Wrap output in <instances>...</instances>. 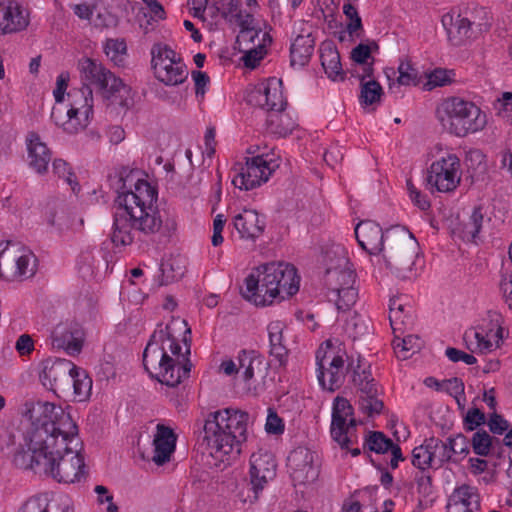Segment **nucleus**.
Masks as SVG:
<instances>
[{"instance_id":"1","label":"nucleus","mask_w":512,"mask_h":512,"mask_svg":"<svg viewBox=\"0 0 512 512\" xmlns=\"http://www.w3.org/2000/svg\"><path fill=\"white\" fill-rule=\"evenodd\" d=\"M26 407L31 423L14 454V466L51 476L59 483L85 479L87 471L80 453L78 426L71 415L50 402L26 403Z\"/></svg>"},{"instance_id":"2","label":"nucleus","mask_w":512,"mask_h":512,"mask_svg":"<svg viewBox=\"0 0 512 512\" xmlns=\"http://www.w3.org/2000/svg\"><path fill=\"white\" fill-rule=\"evenodd\" d=\"M115 202L118 211L114 215L111 241L118 246H128L143 237L158 233L163 220L157 206L158 192L146 180L133 172L121 174Z\"/></svg>"},{"instance_id":"3","label":"nucleus","mask_w":512,"mask_h":512,"mask_svg":"<svg viewBox=\"0 0 512 512\" xmlns=\"http://www.w3.org/2000/svg\"><path fill=\"white\" fill-rule=\"evenodd\" d=\"M158 327L144 349L143 365L152 378L161 384L176 387L190 376V344L184 338L186 350L181 352L182 347L170 326Z\"/></svg>"},{"instance_id":"4","label":"nucleus","mask_w":512,"mask_h":512,"mask_svg":"<svg viewBox=\"0 0 512 512\" xmlns=\"http://www.w3.org/2000/svg\"><path fill=\"white\" fill-rule=\"evenodd\" d=\"M300 277L289 263L272 262L257 268L245 279L242 296L256 306L271 305L275 299L284 300L299 290Z\"/></svg>"},{"instance_id":"5","label":"nucleus","mask_w":512,"mask_h":512,"mask_svg":"<svg viewBox=\"0 0 512 512\" xmlns=\"http://www.w3.org/2000/svg\"><path fill=\"white\" fill-rule=\"evenodd\" d=\"M249 414L235 408H225L208 415L203 426V441L210 454H239L241 444L247 439Z\"/></svg>"},{"instance_id":"6","label":"nucleus","mask_w":512,"mask_h":512,"mask_svg":"<svg viewBox=\"0 0 512 512\" xmlns=\"http://www.w3.org/2000/svg\"><path fill=\"white\" fill-rule=\"evenodd\" d=\"M418 250V242L407 229L399 225L387 229L386 246L381 254L386 267L396 277L402 280L416 277Z\"/></svg>"},{"instance_id":"7","label":"nucleus","mask_w":512,"mask_h":512,"mask_svg":"<svg viewBox=\"0 0 512 512\" xmlns=\"http://www.w3.org/2000/svg\"><path fill=\"white\" fill-rule=\"evenodd\" d=\"M436 116L444 129L458 137L476 133L487 124L486 114L477 105L459 97L444 100Z\"/></svg>"},{"instance_id":"8","label":"nucleus","mask_w":512,"mask_h":512,"mask_svg":"<svg viewBox=\"0 0 512 512\" xmlns=\"http://www.w3.org/2000/svg\"><path fill=\"white\" fill-rule=\"evenodd\" d=\"M67 96L68 104L63 101L53 106L51 119L64 132L76 134L88 126L93 114L92 89L83 84L80 89H72Z\"/></svg>"},{"instance_id":"9","label":"nucleus","mask_w":512,"mask_h":512,"mask_svg":"<svg viewBox=\"0 0 512 512\" xmlns=\"http://www.w3.org/2000/svg\"><path fill=\"white\" fill-rule=\"evenodd\" d=\"M36 259L20 243H0V277L8 281L30 278L35 274Z\"/></svg>"},{"instance_id":"10","label":"nucleus","mask_w":512,"mask_h":512,"mask_svg":"<svg viewBox=\"0 0 512 512\" xmlns=\"http://www.w3.org/2000/svg\"><path fill=\"white\" fill-rule=\"evenodd\" d=\"M152 68L155 77L165 85L182 84L188 77L187 66L177 58L176 52L167 45L154 44L151 49Z\"/></svg>"},{"instance_id":"11","label":"nucleus","mask_w":512,"mask_h":512,"mask_svg":"<svg viewBox=\"0 0 512 512\" xmlns=\"http://www.w3.org/2000/svg\"><path fill=\"white\" fill-rule=\"evenodd\" d=\"M78 69L84 84L94 85L103 94L105 98H111L119 94L128 93L129 88L123 81L116 77L110 70L106 69L102 63L92 58H82L78 62Z\"/></svg>"},{"instance_id":"12","label":"nucleus","mask_w":512,"mask_h":512,"mask_svg":"<svg viewBox=\"0 0 512 512\" xmlns=\"http://www.w3.org/2000/svg\"><path fill=\"white\" fill-rule=\"evenodd\" d=\"M279 167L274 154H261L246 158V163L233 177L232 183L241 190H251L266 182Z\"/></svg>"},{"instance_id":"13","label":"nucleus","mask_w":512,"mask_h":512,"mask_svg":"<svg viewBox=\"0 0 512 512\" xmlns=\"http://www.w3.org/2000/svg\"><path fill=\"white\" fill-rule=\"evenodd\" d=\"M353 412L354 409L346 398L337 396L334 399L330 433L332 439L341 448H348L349 444L358 442L355 433L357 422L353 417Z\"/></svg>"},{"instance_id":"14","label":"nucleus","mask_w":512,"mask_h":512,"mask_svg":"<svg viewBox=\"0 0 512 512\" xmlns=\"http://www.w3.org/2000/svg\"><path fill=\"white\" fill-rule=\"evenodd\" d=\"M460 179V160L455 154H447L434 161L428 170V184L440 192L453 191Z\"/></svg>"},{"instance_id":"15","label":"nucleus","mask_w":512,"mask_h":512,"mask_svg":"<svg viewBox=\"0 0 512 512\" xmlns=\"http://www.w3.org/2000/svg\"><path fill=\"white\" fill-rule=\"evenodd\" d=\"M328 282L339 311L349 310L357 301L358 291L354 287L356 275L351 269H328Z\"/></svg>"},{"instance_id":"16","label":"nucleus","mask_w":512,"mask_h":512,"mask_svg":"<svg viewBox=\"0 0 512 512\" xmlns=\"http://www.w3.org/2000/svg\"><path fill=\"white\" fill-rule=\"evenodd\" d=\"M72 371H75V364L70 360L48 358L41 363L39 379L55 394L64 393L70 388Z\"/></svg>"},{"instance_id":"17","label":"nucleus","mask_w":512,"mask_h":512,"mask_svg":"<svg viewBox=\"0 0 512 512\" xmlns=\"http://www.w3.org/2000/svg\"><path fill=\"white\" fill-rule=\"evenodd\" d=\"M361 368L360 359L353 370V383L358 386L360 391L359 409L369 417L378 415L384 408V403L378 398L379 391L374 378L371 376L370 370Z\"/></svg>"},{"instance_id":"18","label":"nucleus","mask_w":512,"mask_h":512,"mask_svg":"<svg viewBox=\"0 0 512 512\" xmlns=\"http://www.w3.org/2000/svg\"><path fill=\"white\" fill-rule=\"evenodd\" d=\"M276 475V463L272 454L266 451H258L250 457V484L254 492V500H257L259 493L265 485Z\"/></svg>"},{"instance_id":"19","label":"nucleus","mask_w":512,"mask_h":512,"mask_svg":"<svg viewBox=\"0 0 512 512\" xmlns=\"http://www.w3.org/2000/svg\"><path fill=\"white\" fill-rule=\"evenodd\" d=\"M84 342V331L77 322L58 324L51 333L53 348L63 349L69 355H77L81 352Z\"/></svg>"},{"instance_id":"20","label":"nucleus","mask_w":512,"mask_h":512,"mask_svg":"<svg viewBox=\"0 0 512 512\" xmlns=\"http://www.w3.org/2000/svg\"><path fill=\"white\" fill-rule=\"evenodd\" d=\"M442 24L446 29L448 40L454 46H461L476 40L485 33L462 14H458L456 18L451 14H445L442 17Z\"/></svg>"},{"instance_id":"21","label":"nucleus","mask_w":512,"mask_h":512,"mask_svg":"<svg viewBox=\"0 0 512 512\" xmlns=\"http://www.w3.org/2000/svg\"><path fill=\"white\" fill-rule=\"evenodd\" d=\"M494 326L496 327L495 330L493 327L467 330L463 336L466 348L472 353H487L499 347L503 338V328L498 324Z\"/></svg>"},{"instance_id":"22","label":"nucleus","mask_w":512,"mask_h":512,"mask_svg":"<svg viewBox=\"0 0 512 512\" xmlns=\"http://www.w3.org/2000/svg\"><path fill=\"white\" fill-rule=\"evenodd\" d=\"M387 229L371 220L361 221L355 227V237L360 247L370 255H379L386 246Z\"/></svg>"},{"instance_id":"23","label":"nucleus","mask_w":512,"mask_h":512,"mask_svg":"<svg viewBox=\"0 0 512 512\" xmlns=\"http://www.w3.org/2000/svg\"><path fill=\"white\" fill-rule=\"evenodd\" d=\"M314 455L306 448L299 447L288 456V466L292 470L293 480L299 484L314 482L318 477V468L313 463Z\"/></svg>"},{"instance_id":"24","label":"nucleus","mask_w":512,"mask_h":512,"mask_svg":"<svg viewBox=\"0 0 512 512\" xmlns=\"http://www.w3.org/2000/svg\"><path fill=\"white\" fill-rule=\"evenodd\" d=\"M247 101L250 105L257 106L268 113L284 111L287 102L284 100L281 89L275 84L268 83L254 88L249 92Z\"/></svg>"},{"instance_id":"25","label":"nucleus","mask_w":512,"mask_h":512,"mask_svg":"<svg viewBox=\"0 0 512 512\" xmlns=\"http://www.w3.org/2000/svg\"><path fill=\"white\" fill-rule=\"evenodd\" d=\"M233 226L241 238L255 240L263 234L266 222L265 217L260 216L256 210L243 209L233 217Z\"/></svg>"},{"instance_id":"26","label":"nucleus","mask_w":512,"mask_h":512,"mask_svg":"<svg viewBox=\"0 0 512 512\" xmlns=\"http://www.w3.org/2000/svg\"><path fill=\"white\" fill-rule=\"evenodd\" d=\"M177 437L170 427L158 424L154 436V452L151 460L157 465H163L170 461L175 450Z\"/></svg>"},{"instance_id":"27","label":"nucleus","mask_w":512,"mask_h":512,"mask_svg":"<svg viewBox=\"0 0 512 512\" xmlns=\"http://www.w3.org/2000/svg\"><path fill=\"white\" fill-rule=\"evenodd\" d=\"M28 25L27 17L14 1L0 2V30L2 33H14Z\"/></svg>"},{"instance_id":"28","label":"nucleus","mask_w":512,"mask_h":512,"mask_svg":"<svg viewBox=\"0 0 512 512\" xmlns=\"http://www.w3.org/2000/svg\"><path fill=\"white\" fill-rule=\"evenodd\" d=\"M303 30L293 41L290 47V63L291 66H305L315 48V38L311 32L304 33Z\"/></svg>"},{"instance_id":"29","label":"nucleus","mask_w":512,"mask_h":512,"mask_svg":"<svg viewBox=\"0 0 512 512\" xmlns=\"http://www.w3.org/2000/svg\"><path fill=\"white\" fill-rule=\"evenodd\" d=\"M321 65L328 78L333 81L345 79V72L342 69L340 54L331 43L323 44L320 47Z\"/></svg>"},{"instance_id":"30","label":"nucleus","mask_w":512,"mask_h":512,"mask_svg":"<svg viewBox=\"0 0 512 512\" xmlns=\"http://www.w3.org/2000/svg\"><path fill=\"white\" fill-rule=\"evenodd\" d=\"M28 157L30 166L38 173L47 170L51 154L46 144L40 141L37 134L31 133L28 139Z\"/></svg>"},{"instance_id":"31","label":"nucleus","mask_w":512,"mask_h":512,"mask_svg":"<svg viewBox=\"0 0 512 512\" xmlns=\"http://www.w3.org/2000/svg\"><path fill=\"white\" fill-rule=\"evenodd\" d=\"M272 42V37L269 33H262L261 40H258L257 45H253L251 48L240 49L243 53L241 61L244 66L249 69H255L260 61L264 58L267 53L266 47Z\"/></svg>"},{"instance_id":"32","label":"nucleus","mask_w":512,"mask_h":512,"mask_svg":"<svg viewBox=\"0 0 512 512\" xmlns=\"http://www.w3.org/2000/svg\"><path fill=\"white\" fill-rule=\"evenodd\" d=\"M431 459L433 462L434 469L441 468L447 462H458V458H452L449 445L446 441H442L439 438L430 437L425 439Z\"/></svg>"},{"instance_id":"33","label":"nucleus","mask_w":512,"mask_h":512,"mask_svg":"<svg viewBox=\"0 0 512 512\" xmlns=\"http://www.w3.org/2000/svg\"><path fill=\"white\" fill-rule=\"evenodd\" d=\"M267 129L276 135L286 136L296 127L292 118L283 111H274L268 113L266 118Z\"/></svg>"},{"instance_id":"34","label":"nucleus","mask_w":512,"mask_h":512,"mask_svg":"<svg viewBox=\"0 0 512 512\" xmlns=\"http://www.w3.org/2000/svg\"><path fill=\"white\" fill-rule=\"evenodd\" d=\"M327 363L329 367H325V371L329 375V380L328 383L326 382V387L322 388L334 392L342 386L345 380L344 359L341 355H333Z\"/></svg>"},{"instance_id":"35","label":"nucleus","mask_w":512,"mask_h":512,"mask_svg":"<svg viewBox=\"0 0 512 512\" xmlns=\"http://www.w3.org/2000/svg\"><path fill=\"white\" fill-rule=\"evenodd\" d=\"M383 94L382 86L375 79L360 83L359 102L363 107L378 105Z\"/></svg>"},{"instance_id":"36","label":"nucleus","mask_w":512,"mask_h":512,"mask_svg":"<svg viewBox=\"0 0 512 512\" xmlns=\"http://www.w3.org/2000/svg\"><path fill=\"white\" fill-rule=\"evenodd\" d=\"M500 440L491 436L486 430L479 429L471 439V446L476 455L486 457L490 454L494 445H500Z\"/></svg>"},{"instance_id":"37","label":"nucleus","mask_w":512,"mask_h":512,"mask_svg":"<svg viewBox=\"0 0 512 512\" xmlns=\"http://www.w3.org/2000/svg\"><path fill=\"white\" fill-rule=\"evenodd\" d=\"M393 444V441L383 432L369 431L364 440V449L367 448L377 454H384L391 449Z\"/></svg>"},{"instance_id":"38","label":"nucleus","mask_w":512,"mask_h":512,"mask_svg":"<svg viewBox=\"0 0 512 512\" xmlns=\"http://www.w3.org/2000/svg\"><path fill=\"white\" fill-rule=\"evenodd\" d=\"M343 13L349 20L346 24V32L351 39L361 38L364 33L361 17L354 5L345 3L343 6Z\"/></svg>"},{"instance_id":"39","label":"nucleus","mask_w":512,"mask_h":512,"mask_svg":"<svg viewBox=\"0 0 512 512\" xmlns=\"http://www.w3.org/2000/svg\"><path fill=\"white\" fill-rule=\"evenodd\" d=\"M394 351L397 358L405 360L416 351L420 350V339L416 335H407L404 338H396L393 341Z\"/></svg>"},{"instance_id":"40","label":"nucleus","mask_w":512,"mask_h":512,"mask_svg":"<svg viewBox=\"0 0 512 512\" xmlns=\"http://www.w3.org/2000/svg\"><path fill=\"white\" fill-rule=\"evenodd\" d=\"M71 374V385L73 386L74 394L80 401L84 400L90 394L92 380L83 371H80L76 365L75 371H72Z\"/></svg>"},{"instance_id":"41","label":"nucleus","mask_w":512,"mask_h":512,"mask_svg":"<svg viewBox=\"0 0 512 512\" xmlns=\"http://www.w3.org/2000/svg\"><path fill=\"white\" fill-rule=\"evenodd\" d=\"M460 14L466 17V19H469L475 27L481 28L484 32H487L490 29V17L485 8L477 6L467 7Z\"/></svg>"},{"instance_id":"42","label":"nucleus","mask_w":512,"mask_h":512,"mask_svg":"<svg viewBox=\"0 0 512 512\" xmlns=\"http://www.w3.org/2000/svg\"><path fill=\"white\" fill-rule=\"evenodd\" d=\"M105 53L117 66L124 64L127 52L126 42L123 39H108L105 43Z\"/></svg>"},{"instance_id":"43","label":"nucleus","mask_w":512,"mask_h":512,"mask_svg":"<svg viewBox=\"0 0 512 512\" xmlns=\"http://www.w3.org/2000/svg\"><path fill=\"white\" fill-rule=\"evenodd\" d=\"M453 500L455 508L463 510L464 512H472L470 510L471 500L477 497L473 488L469 485H462L454 490Z\"/></svg>"},{"instance_id":"44","label":"nucleus","mask_w":512,"mask_h":512,"mask_svg":"<svg viewBox=\"0 0 512 512\" xmlns=\"http://www.w3.org/2000/svg\"><path fill=\"white\" fill-rule=\"evenodd\" d=\"M53 173L58 177L62 178L64 182L71 186L72 190H79V184L76 181L75 174L71 171L69 164L62 159H55L52 164Z\"/></svg>"},{"instance_id":"45","label":"nucleus","mask_w":512,"mask_h":512,"mask_svg":"<svg viewBox=\"0 0 512 512\" xmlns=\"http://www.w3.org/2000/svg\"><path fill=\"white\" fill-rule=\"evenodd\" d=\"M399 76L395 82L389 84V88L393 89L395 85H411L417 84V71L411 66L410 62H401L398 67Z\"/></svg>"},{"instance_id":"46","label":"nucleus","mask_w":512,"mask_h":512,"mask_svg":"<svg viewBox=\"0 0 512 512\" xmlns=\"http://www.w3.org/2000/svg\"><path fill=\"white\" fill-rule=\"evenodd\" d=\"M412 464L419 470H426L427 468H434L431 459V454L427 447L426 441L420 446H417L412 451Z\"/></svg>"},{"instance_id":"47","label":"nucleus","mask_w":512,"mask_h":512,"mask_svg":"<svg viewBox=\"0 0 512 512\" xmlns=\"http://www.w3.org/2000/svg\"><path fill=\"white\" fill-rule=\"evenodd\" d=\"M262 33L264 32L261 29L240 30L235 42L236 48L240 50L251 48L253 45H257L258 40H261Z\"/></svg>"},{"instance_id":"48","label":"nucleus","mask_w":512,"mask_h":512,"mask_svg":"<svg viewBox=\"0 0 512 512\" xmlns=\"http://www.w3.org/2000/svg\"><path fill=\"white\" fill-rule=\"evenodd\" d=\"M447 443L452 455V458H458L459 461L469 453V441L463 434H458L455 437H448Z\"/></svg>"},{"instance_id":"49","label":"nucleus","mask_w":512,"mask_h":512,"mask_svg":"<svg viewBox=\"0 0 512 512\" xmlns=\"http://www.w3.org/2000/svg\"><path fill=\"white\" fill-rule=\"evenodd\" d=\"M484 222V213L482 212V207H475L469 221L465 224V233L468 234L471 239L475 242L478 234L481 231L482 225Z\"/></svg>"},{"instance_id":"50","label":"nucleus","mask_w":512,"mask_h":512,"mask_svg":"<svg viewBox=\"0 0 512 512\" xmlns=\"http://www.w3.org/2000/svg\"><path fill=\"white\" fill-rule=\"evenodd\" d=\"M367 327L361 317L353 312L349 318L345 320L344 330L352 339H356L363 335Z\"/></svg>"},{"instance_id":"51","label":"nucleus","mask_w":512,"mask_h":512,"mask_svg":"<svg viewBox=\"0 0 512 512\" xmlns=\"http://www.w3.org/2000/svg\"><path fill=\"white\" fill-rule=\"evenodd\" d=\"M95 17H92V22L98 28H110L117 25L118 19L116 15L111 13L106 8H97L94 10Z\"/></svg>"},{"instance_id":"52","label":"nucleus","mask_w":512,"mask_h":512,"mask_svg":"<svg viewBox=\"0 0 512 512\" xmlns=\"http://www.w3.org/2000/svg\"><path fill=\"white\" fill-rule=\"evenodd\" d=\"M485 414L478 408H470L464 418V426L467 431H473L485 424Z\"/></svg>"},{"instance_id":"53","label":"nucleus","mask_w":512,"mask_h":512,"mask_svg":"<svg viewBox=\"0 0 512 512\" xmlns=\"http://www.w3.org/2000/svg\"><path fill=\"white\" fill-rule=\"evenodd\" d=\"M51 504L46 498H31L25 502L22 512H50ZM62 512H68V507L62 509Z\"/></svg>"},{"instance_id":"54","label":"nucleus","mask_w":512,"mask_h":512,"mask_svg":"<svg viewBox=\"0 0 512 512\" xmlns=\"http://www.w3.org/2000/svg\"><path fill=\"white\" fill-rule=\"evenodd\" d=\"M332 356L324 349L323 345L316 352L317 378L321 387H326L325 365Z\"/></svg>"},{"instance_id":"55","label":"nucleus","mask_w":512,"mask_h":512,"mask_svg":"<svg viewBox=\"0 0 512 512\" xmlns=\"http://www.w3.org/2000/svg\"><path fill=\"white\" fill-rule=\"evenodd\" d=\"M162 271V285H167L168 283L180 279L184 275V270L182 267H177V270L174 269L173 262H166L161 264Z\"/></svg>"},{"instance_id":"56","label":"nucleus","mask_w":512,"mask_h":512,"mask_svg":"<svg viewBox=\"0 0 512 512\" xmlns=\"http://www.w3.org/2000/svg\"><path fill=\"white\" fill-rule=\"evenodd\" d=\"M350 58L356 64H366L372 61L371 47L365 43H359L352 49Z\"/></svg>"},{"instance_id":"57","label":"nucleus","mask_w":512,"mask_h":512,"mask_svg":"<svg viewBox=\"0 0 512 512\" xmlns=\"http://www.w3.org/2000/svg\"><path fill=\"white\" fill-rule=\"evenodd\" d=\"M498 115L508 122H512V92H504L498 99Z\"/></svg>"},{"instance_id":"58","label":"nucleus","mask_w":512,"mask_h":512,"mask_svg":"<svg viewBox=\"0 0 512 512\" xmlns=\"http://www.w3.org/2000/svg\"><path fill=\"white\" fill-rule=\"evenodd\" d=\"M415 482L420 494L427 496L432 492V478L425 470H420L416 473Z\"/></svg>"},{"instance_id":"59","label":"nucleus","mask_w":512,"mask_h":512,"mask_svg":"<svg viewBox=\"0 0 512 512\" xmlns=\"http://www.w3.org/2000/svg\"><path fill=\"white\" fill-rule=\"evenodd\" d=\"M445 355L452 362L463 361L467 365H473L477 362V359L472 354H467L453 347H448L445 351Z\"/></svg>"},{"instance_id":"60","label":"nucleus","mask_w":512,"mask_h":512,"mask_svg":"<svg viewBox=\"0 0 512 512\" xmlns=\"http://www.w3.org/2000/svg\"><path fill=\"white\" fill-rule=\"evenodd\" d=\"M488 427L490 432L497 435H502L509 428V423L501 415L493 413L488 420Z\"/></svg>"},{"instance_id":"61","label":"nucleus","mask_w":512,"mask_h":512,"mask_svg":"<svg viewBox=\"0 0 512 512\" xmlns=\"http://www.w3.org/2000/svg\"><path fill=\"white\" fill-rule=\"evenodd\" d=\"M70 76L68 72H62L56 81V88L53 91L55 97V104L62 103L64 101V94L68 87Z\"/></svg>"},{"instance_id":"62","label":"nucleus","mask_w":512,"mask_h":512,"mask_svg":"<svg viewBox=\"0 0 512 512\" xmlns=\"http://www.w3.org/2000/svg\"><path fill=\"white\" fill-rule=\"evenodd\" d=\"M265 429L269 434H282L284 431L283 420L275 412H270L267 417Z\"/></svg>"},{"instance_id":"63","label":"nucleus","mask_w":512,"mask_h":512,"mask_svg":"<svg viewBox=\"0 0 512 512\" xmlns=\"http://www.w3.org/2000/svg\"><path fill=\"white\" fill-rule=\"evenodd\" d=\"M15 348L21 356H26L34 350V342L30 335L22 334L16 341Z\"/></svg>"},{"instance_id":"64","label":"nucleus","mask_w":512,"mask_h":512,"mask_svg":"<svg viewBox=\"0 0 512 512\" xmlns=\"http://www.w3.org/2000/svg\"><path fill=\"white\" fill-rule=\"evenodd\" d=\"M500 289L503 293L505 302L512 309V274L503 276L500 282Z\"/></svg>"}]
</instances>
